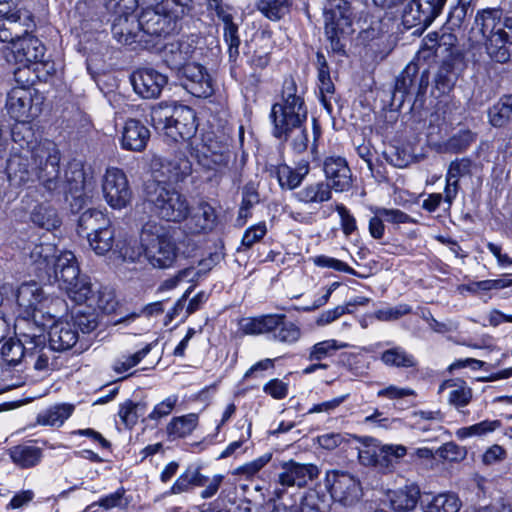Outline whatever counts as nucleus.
Listing matches in <instances>:
<instances>
[{
  "instance_id": "1",
  "label": "nucleus",
  "mask_w": 512,
  "mask_h": 512,
  "mask_svg": "<svg viewBox=\"0 0 512 512\" xmlns=\"http://www.w3.org/2000/svg\"><path fill=\"white\" fill-rule=\"evenodd\" d=\"M12 153L7 161L9 181L27 185L40 181L49 191L57 188L61 153L55 142L37 141L31 121H18L11 128Z\"/></svg>"
},
{
  "instance_id": "2",
  "label": "nucleus",
  "mask_w": 512,
  "mask_h": 512,
  "mask_svg": "<svg viewBox=\"0 0 512 512\" xmlns=\"http://www.w3.org/2000/svg\"><path fill=\"white\" fill-rule=\"evenodd\" d=\"M56 278L59 280V288L77 304L87 303L89 307H95L104 313L115 311L118 301L115 292L108 287H101L96 292L90 279L86 275H80L76 257L73 253L63 254L56 264Z\"/></svg>"
},
{
  "instance_id": "3",
  "label": "nucleus",
  "mask_w": 512,
  "mask_h": 512,
  "mask_svg": "<svg viewBox=\"0 0 512 512\" xmlns=\"http://www.w3.org/2000/svg\"><path fill=\"white\" fill-rule=\"evenodd\" d=\"M304 94V89L298 87L293 77L284 79L281 99L272 105L269 115L274 137H283L306 123L308 111Z\"/></svg>"
},
{
  "instance_id": "4",
  "label": "nucleus",
  "mask_w": 512,
  "mask_h": 512,
  "mask_svg": "<svg viewBox=\"0 0 512 512\" xmlns=\"http://www.w3.org/2000/svg\"><path fill=\"white\" fill-rule=\"evenodd\" d=\"M151 122L156 130L174 142L191 141L197 131L196 113L185 105L160 103L151 110Z\"/></svg>"
},
{
  "instance_id": "5",
  "label": "nucleus",
  "mask_w": 512,
  "mask_h": 512,
  "mask_svg": "<svg viewBox=\"0 0 512 512\" xmlns=\"http://www.w3.org/2000/svg\"><path fill=\"white\" fill-rule=\"evenodd\" d=\"M239 329L246 335H265L268 340L283 345L295 344L302 335L300 327L283 314L244 317L239 321Z\"/></svg>"
},
{
  "instance_id": "6",
  "label": "nucleus",
  "mask_w": 512,
  "mask_h": 512,
  "mask_svg": "<svg viewBox=\"0 0 512 512\" xmlns=\"http://www.w3.org/2000/svg\"><path fill=\"white\" fill-rule=\"evenodd\" d=\"M140 241L147 262L156 269H169L178 257V247L173 237L157 223H146Z\"/></svg>"
},
{
  "instance_id": "7",
  "label": "nucleus",
  "mask_w": 512,
  "mask_h": 512,
  "mask_svg": "<svg viewBox=\"0 0 512 512\" xmlns=\"http://www.w3.org/2000/svg\"><path fill=\"white\" fill-rule=\"evenodd\" d=\"M352 0H326L323 8L325 36L333 52L345 53V40L354 32Z\"/></svg>"
},
{
  "instance_id": "8",
  "label": "nucleus",
  "mask_w": 512,
  "mask_h": 512,
  "mask_svg": "<svg viewBox=\"0 0 512 512\" xmlns=\"http://www.w3.org/2000/svg\"><path fill=\"white\" fill-rule=\"evenodd\" d=\"M146 201L159 218L170 222L187 219L190 205L185 195L161 182H150L145 188Z\"/></svg>"
},
{
  "instance_id": "9",
  "label": "nucleus",
  "mask_w": 512,
  "mask_h": 512,
  "mask_svg": "<svg viewBox=\"0 0 512 512\" xmlns=\"http://www.w3.org/2000/svg\"><path fill=\"white\" fill-rule=\"evenodd\" d=\"M24 27L23 34L14 42L11 48L15 61L24 66V68H18L15 71L14 75L16 81L24 82L22 80V74H25L29 70L28 64L30 63L36 65L35 71L39 72L40 69H43L47 75L54 74V63L52 61L43 60L46 50L44 44L38 38L28 33L31 28L27 26Z\"/></svg>"
},
{
  "instance_id": "10",
  "label": "nucleus",
  "mask_w": 512,
  "mask_h": 512,
  "mask_svg": "<svg viewBox=\"0 0 512 512\" xmlns=\"http://www.w3.org/2000/svg\"><path fill=\"white\" fill-rule=\"evenodd\" d=\"M190 153L199 165L208 170H217L227 166L230 159L228 144L213 131H207L200 138L189 142Z\"/></svg>"
},
{
  "instance_id": "11",
  "label": "nucleus",
  "mask_w": 512,
  "mask_h": 512,
  "mask_svg": "<svg viewBox=\"0 0 512 512\" xmlns=\"http://www.w3.org/2000/svg\"><path fill=\"white\" fill-rule=\"evenodd\" d=\"M319 473V468L312 463H300L295 460L282 462L277 473V487L273 491L272 500H281L289 487H305L308 482L316 479Z\"/></svg>"
},
{
  "instance_id": "12",
  "label": "nucleus",
  "mask_w": 512,
  "mask_h": 512,
  "mask_svg": "<svg viewBox=\"0 0 512 512\" xmlns=\"http://www.w3.org/2000/svg\"><path fill=\"white\" fill-rule=\"evenodd\" d=\"M42 99L34 89L20 86L12 88L6 98L5 108L8 115L18 121H32L42 111Z\"/></svg>"
},
{
  "instance_id": "13",
  "label": "nucleus",
  "mask_w": 512,
  "mask_h": 512,
  "mask_svg": "<svg viewBox=\"0 0 512 512\" xmlns=\"http://www.w3.org/2000/svg\"><path fill=\"white\" fill-rule=\"evenodd\" d=\"M144 39L167 36L177 29L178 12H171L164 5L148 7L139 16Z\"/></svg>"
},
{
  "instance_id": "14",
  "label": "nucleus",
  "mask_w": 512,
  "mask_h": 512,
  "mask_svg": "<svg viewBox=\"0 0 512 512\" xmlns=\"http://www.w3.org/2000/svg\"><path fill=\"white\" fill-rule=\"evenodd\" d=\"M102 194L106 203L115 210L126 208L132 200V190L123 170L107 168L102 178Z\"/></svg>"
},
{
  "instance_id": "15",
  "label": "nucleus",
  "mask_w": 512,
  "mask_h": 512,
  "mask_svg": "<svg viewBox=\"0 0 512 512\" xmlns=\"http://www.w3.org/2000/svg\"><path fill=\"white\" fill-rule=\"evenodd\" d=\"M326 486L331 497L345 506L352 505L358 501L361 495L359 481L352 474L345 471H328L326 474Z\"/></svg>"
},
{
  "instance_id": "16",
  "label": "nucleus",
  "mask_w": 512,
  "mask_h": 512,
  "mask_svg": "<svg viewBox=\"0 0 512 512\" xmlns=\"http://www.w3.org/2000/svg\"><path fill=\"white\" fill-rule=\"evenodd\" d=\"M407 449L402 445H378L373 443L359 451V459L362 464L373 466L382 471L393 468L398 459L404 457Z\"/></svg>"
},
{
  "instance_id": "17",
  "label": "nucleus",
  "mask_w": 512,
  "mask_h": 512,
  "mask_svg": "<svg viewBox=\"0 0 512 512\" xmlns=\"http://www.w3.org/2000/svg\"><path fill=\"white\" fill-rule=\"evenodd\" d=\"M111 31L117 42L124 45L138 44L147 48L154 44L152 39H144L140 18L137 15L116 16Z\"/></svg>"
},
{
  "instance_id": "18",
  "label": "nucleus",
  "mask_w": 512,
  "mask_h": 512,
  "mask_svg": "<svg viewBox=\"0 0 512 512\" xmlns=\"http://www.w3.org/2000/svg\"><path fill=\"white\" fill-rule=\"evenodd\" d=\"M73 177H67L70 184L69 201L70 209L73 213L80 212L88 203L91 202L96 188V181L92 176H87L82 168L72 172Z\"/></svg>"
},
{
  "instance_id": "19",
  "label": "nucleus",
  "mask_w": 512,
  "mask_h": 512,
  "mask_svg": "<svg viewBox=\"0 0 512 512\" xmlns=\"http://www.w3.org/2000/svg\"><path fill=\"white\" fill-rule=\"evenodd\" d=\"M178 74L183 87L193 96L206 98L212 95V80L204 66L190 63L184 66Z\"/></svg>"
},
{
  "instance_id": "20",
  "label": "nucleus",
  "mask_w": 512,
  "mask_h": 512,
  "mask_svg": "<svg viewBox=\"0 0 512 512\" xmlns=\"http://www.w3.org/2000/svg\"><path fill=\"white\" fill-rule=\"evenodd\" d=\"M130 79L135 93L144 99L159 97L168 81L166 75L152 68L138 69L132 73Z\"/></svg>"
},
{
  "instance_id": "21",
  "label": "nucleus",
  "mask_w": 512,
  "mask_h": 512,
  "mask_svg": "<svg viewBox=\"0 0 512 512\" xmlns=\"http://www.w3.org/2000/svg\"><path fill=\"white\" fill-rule=\"evenodd\" d=\"M196 50V41L193 36H183L177 40L167 42L162 48V58L166 65L178 72L193 57Z\"/></svg>"
},
{
  "instance_id": "22",
  "label": "nucleus",
  "mask_w": 512,
  "mask_h": 512,
  "mask_svg": "<svg viewBox=\"0 0 512 512\" xmlns=\"http://www.w3.org/2000/svg\"><path fill=\"white\" fill-rule=\"evenodd\" d=\"M502 11L495 8H487L478 11L474 25L471 29V39L475 42L486 41L492 36L501 35Z\"/></svg>"
},
{
  "instance_id": "23",
  "label": "nucleus",
  "mask_w": 512,
  "mask_h": 512,
  "mask_svg": "<svg viewBox=\"0 0 512 512\" xmlns=\"http://www.w3.org/2000/svg\"><path fill=\"white\" fill-rule=\"evenodd\" d=\"M58 250L54 244L51 243H39L34 244L30 249L29 258L36 266V270L43 271L47 274L48 279L53 278L54 282L59 284V280L56 278V266L58 259L65 253H72L71 251H62L57 254Z\"/></svg>"
},
{
  "instance_id": "24",
  "label": "nucleus",
  "mask_w": 512,
  "mask_h": 512,
  "mask_svg": "<svg viewBox=\"0 0 512 512\" xmlns=\"http://www.w3.org/2000/svg\"><path fill=\"white\" fill-rule=\"evenodd\" d=\"M16 302L23 313L29 317L37 310H42L49 298L45 296L43 289L38 283L31 281L21 284L15 292Z\"/></svg>"
},
{
  "instance_id": "25",
  "label": "nucleus",
  "mask_w": 512,
  "mask_h": 512,
  "mask_svg": "<svg viewBox=\"0 0 512 512\" xmlns=\"http://www.w3.org/2000/svg\"><path fill=\"white\" fill-rule=\"evenodd\" d=\"M152 167L169 182L183 181L192 172V164L183 155H175L172 158L154 157Z\"/></svg>"
},
{
  "instance_id": "26",
  "label": "nucleus",
  "mask_w": 512,
  "mask_h": 512,
  "mask_svg": "<svg viewBox=\"0 0 512 512\" xmlns=\"http://www.w3.org/2000/svg\"><path fill=\"white\" fill-rule=\"evenodd\" d=\"M218 224V216L215 208L208 202L198 203L185 223V228L190 234H207L213 231Z\"/></svg>"
},
{
  "instance_id": "27",
  "label": "nucleus",
  "mask_w": 512,
  "mask_h": 512,
  "mask_svg": "<svg viewBox=\"0 0 512 512\" xmlns=\"http://www.w3.org/2000/svg\"><path fill=\"white\" fill-rule=\"evenodd\" d=\"M150 139L149 129L137 119H128L121 131L120 145L127 151H143Z\"/></svg>"
},
{
  "instance_id": "28",
  "label": "nucleus",
  "mask_w": 512,
  "mask_h": 512,
  "mask_svg": "<svg viewBox=\"0 0 512 512\" xmlns=\"http://www.w3.org/2000/svg\"><path fill=\"white\" fill-rule=\"evenodd\" d=\"M79 340L78 329L70 319L55 321L49 330V345L56 351L72 349Z\"/></svg>"
},
{
  "instance_id": "29",
  "label": "nucleus",
  "mask_w": 512,
  "mask_h": 512,
  "mask_svg": "<svg viewBox=\"0 0 512 512\" xmlns=\"http://www.w3.org/2000/svg\"><path fill=\"white\" fill-rule=\"evenodd\" d=\"M326 178L331 181V189L347 191L351 187V171L342 157H328L324 162Z\"/></svg>"
},
{
  "instance_id": "30",
  "label": "nucleus",
  "mask_w": 512,
  "mask_h": 512,
  "mask_svg": "<svg viewBox=\"0 0 512 512\" xmlns=\"http://www.w3.org/2000/svg\"><path fill=\"white\" fill-rule=\"evenodd\" d=\"M26 343L30 345V347L27 348V361L33 364L35 370H48L50 358L55 350L52 349L51 345L46 346L45 336L42 334H33Z\"/></svg>"
},
{
  "instance_id": "31",
  "label": "nucleus",
  "mask_w": 512,
  "mask_h": 512,
  "mask_svg": "<svg viewBox=\"0 0 512 512\" xmlns=\"http://www.w3.org/2000/svg\"><path fill=\"white\" fill-rule=\"evenodd\" d=\"M387 496L394 511L408 512L416 507L420 497V489L415 484H409L403 488L389 491Z\"/></svg>"
},
{
  "instance_id": "32",
  "label": "nucleus",
  "mask_w": 512,
  "mask_h": 512,
  "mask_svg": "<svg viewBox=\"0 0 512 512\" xmlns=\"http://www.w3.org/2000/svg\"><path fill=\"white\" fill-rule=\"evenodd\" d=\"M309 172V164L302 161L296 169L287 164H280L273 170L281 188L293 190L297 188Z\"/></svg>"
},
{
  "instance_id": "33",
  "label": "nucleus",
  "mask_w": 512,
  "mask_h": 512,
  "mask_svg": "<svg viewBox=\"0 0 512 512\" xmlns=\"http://www.w3.org/2000/svg\"><path fill=\"white\" fill-rule=\"evenodd\" d=\"M434 19L435 17L423 7L419 0H411L402 14L404 26L408 29L418 27L417 31L427 28Z\"/></svg>"
},
{
  "instance_id": "34",
  "label": "nucleus",
  "mask_w": 512,
  "mask_h": 512,
  "mask_svg": "<svg viewBox=\"0 0 512 512\" xmlns=\"http://www.w3.org/2000/svg\"><path fill=\"white\" fill-rule=\"evenodd\" d=\"M294 198L305 205H320L332 197L331 187L323 181L307 184L293 194Z\"/></svg>"
},
{
  "instance_id": "35",
  "label": "nucleus",
  "mask_w": 512,
  "mask_h": 512,
  "mask_svg": "<svg viewBox=\"0 0 512 512\" xmlns=\"http://www.w3.org/2000/svg\"><path fill=\"white\" fill-rule=\"evenodd\" d=\"M379 359L383 365L390 368L411 369L418 365L416 357L398 345L385 349L381 352Z\"/></svg>"
},
{
  "instance_id": "36",
  "label": "nucleus",
  "mask_w": 512,
  "mask_h": 512,
  "mask_svg": "<svg viewBox=\"0 0 512 512\" xmlns=\"http://www.w3.org/2000/svg\"><path fill=\"white\" fill-rule=\"evenodd\" d=\"M13 463L20 468H30L37 465L42 458V450L32 443H23L9 450Z\"/></svg>"
},
{
  "instance_id": "37",
  "label": "nucleus",
  "mask_w": 512,
  "mask_h": 512,
  "mask_svg": "<svg viewBox=\"0 0 512 512\" xmlns=\"http://www.w3.org/2000/svg\"><path fill=\"white\" fill-rule=\"evenodd\" d=\"M488 122L495 128L508 126L512 122V94L502 96L487 111Z\"/></svg>"
},
{
  "instance_id": "38",
  "label": "nucleus",
  "mask_w": 512,
  "mask_h": 512,
  "mask_svg": "<svg viewBox=\"0 0 512 512\" xmlns=\"http://www.w3.org/2000/svg\"><path fill=\"white\" fill-rule=\"evenodd\" d=\"M199 422L196 413L173 417L166 427V433L170 440L185 438L192 434Z\"/></svg>"
},
{
  "instance_id": "39",
  "label": "nucleus",
  "mask_w": 512,
  "mask_h": 512,
  "mask_svg": "<svg viewBox=\"0 0 512 512\" xmlns=\"http://www.w3.org/2000/svg\"><path fill=\"white\" fill-rule=\"evenodd\" d=\"M110 224H112L110 219L102 211L87 209L78 219L77 233L80 236L84 234L87 236V233H95Z\"/></svg>"
},
{
  "instance_id": "40",
  "label": "nucleus",
  "mask_w": 512,
  "mask_h": 512,
  "mask_svg": "<svg viewBox=\"0 0 512 512\" xmlns=\"http://www.w3.org/2000/svg\"><path fill=\"white\" fill-rule=\"evenodd\" d=\"M486 52L497 63H507L512 57V35L510 38L503 35L492 36L485 41Z\"/></svg>"
},
{
  "instance_id": "41",
  "label": "nucleus",
  "mask_w": 512,
  "mask_h": 512,
  "mask_svg": "<svg viewBox=\"0 0 512 512\" xmlns=\"http://www.w3.org/2000/svg\"><path fill=\"white\" fill-rule=\"evenodd\" d=\"M89 247L100 256L106 255L116 245L115 228L112 224L95 233H87Z\"/></svg>"
},
{
  "instance_id": "42",
  "label": "nucleus",
  "mask_w": 512,
  "mask_h": 512,
  "mask_svg": "<svg viewBox=\"0 0 512 512\" xmlns=\"http://www.w3.org/2000/svg\"><path fill=\"white\" fill-rule=\"evenodd\" d=\"M32 335L23 334L22 340L9 339L6 341L1 348V356L5 363L8 365L15 366L25 358L27 360V348L30 347L26 341H29V337Z\"/></svg>"
},
{
  "instance_id": "43",
  "label": "nucleus",
  "mask_w": 512,
  "mask_h": 512,
  "mask_svg": "<svg viewBox=\"0 0 512 512\" xmlns=\"http://www.w3.org/2000/svg\"><path fill=\"white\" fill-rule=\"evenodd\" d=\"M292 3V0H256L255 7L265 18L279 21L290 12Z\"/></svg>"
},
{
  "instance_id": "44",
  "label": "nucleus",
  "mask_w": 512,
  "mask_h": 512,
  "mask_svg": "<svg viewBox=\"0 0 512 512\" xmlns=\"http://www.w3.org/2000/svg\"><path fill=\"white\" fill-rule=\"evenodd\" d=\"M74 406L71 404H57L41 411L37 415V422L40 425L61 426L73 413Z\"/></svg>"
},
{
  "instance_id": "45",
  "label": "nucleus",
  "mask_w": 512,
  "mask_h": 512,
  "mask_svg": "<svg viewBox=\"0 0 512 512\" xmlns=\"http://www.w3.org/2000/svg\"><path fill=\"white\" fill-rule=\"evenodd\" d=\"M350 347L348 343L340 342L336 339H327L315 343L308 350L307 359L310 362H320L328 357H332L338 350Z\"/></svg>"
},
{
  "instance_id": "46",
  "label": "nucleus",
  "mask_w": 512,
  "mask_h": 512,
  "mask_svg": "<svg viewBox=\"0 0 512 512\" xmlns=\"http://www.w3.org/2000/svg\"><path fill=\"white\" fill-rule=\"evenodd\" d=\"M201 484L203 483L201 482L200 470L188 468L177 477L173 485L164 493V495L171 496L188 493L191 492L196 485Z\"/></svg>"
},
{
  "instance_id": "47",
  "label": "nucleus",
  "mask_w": 512,
  "mask_h": 512,
  "mask_svg": "<svg viewBox=\"0 0 512 512\" xmlns=\"http://www.w3.org/2000/svg\"><path fill=\"white\" fill-rule=\"evenodd\" d=\"M0 17L12 21H23V25L33 28L34 22L31 13L18 7L17 0H0Z\"/></svg>"
},
{
  "instance_id": "48",
  "label": "nucleus",
  "mask_w": 512,
  "mask_h": 512,
  "mask_svg": "<svg viewBox=\"0 0 512 512\" xmlns=\"http://www.w3.org/2000/svg\"><path fill=\"white\" fill-rule=\"evenodd\" d=\"M461 501L454 493H440L426 504L425 512H458Z\"/></svg>"
},
{
  "instance_id": "49",
  "label": "nucleus",
  "mask_w": 512,
  "mask_h": 512,
  "mask_svg": "<svg viewBox=\"0 0 512 512\" xmlns=\"http://www.w3.org/2000/svg\"><path fill=\"white\" fill-rule=\"evenodd\" d=\"M31 220L34 224L47 231L56 229L61 224L56 210L46 205L36 206L31 214Z\"/></svg>"
},
{
  "instance_id": "50",
  "label": "nucleus",
  "mask_w": 512,
  "mask_h": 512,
  "mask_svg": "<svg viewBox=\"0 0 512 512\" xmlns=\"http://www.w3.org/2000/svg\"><path fill=\"white\" fill-rule=\"evenodd\" d=\"M446 385L452 388L448 395V401L451 405L459 409L470 403L472 399V389L464 381L450 380Z\"/></svg>"
},
{
  "instance_id": "51",
  "label": "nucleus",
  "mask_w": 512,
  "mask_h": 512,
  "mask_svg": "<svg viewBox=\"0 0 512 512\" xmlns=\"http://www.w3.org/2000/svg\"><path fill=\"white\" fill-rule=\"evenodd\" d=\"M500 425L499 420H484L471 426L459 428L455 434L460 440L470 437H482L494 432Z\"/></svg>"
},
{
  "instance_id": "52",
  "label": "nucleus",
  "mask_w": 512,
  "mask_h": 512,
  "mask_svg": "<svg viewBox=\"0 0 512 512\" xmlns=\"http://www.w3.org/2000/svg\"><path fill=\"white\" fill-rule=\"evenodd\" d=\"M113 252L117 254L122 261L134 263L143 255V247L141 244L138 246L134 240H123L116 243Z\"/></svg>"
},
{
  "instance_id": "53",
  "label": "nucleus",
  "mask_w": 512,
  "mask_h": 512,
  "mask_svg": "<svg viewBox=\"0 0 512 512\" xmlns=\"http://www.w3.org/2000/svg\"><path fill=\"white\" fill-rule=\"evenodd\" d=\"M152 345L146 344L142 349L138 350L134 354L122 355L118 358L114 364L113 369L117 373H124L135 367L142 359H144L151 351Z\"/></svg>"
},
{
  "instance_id": "54",
  "label": "nucleus",
  "mask_w": 512,
  "mask_h": 512,
  "mask_svg": "<svg viewBox=\"0 0 512 512\" xmlns=\"http://www.w3.org/2000/svg\"><path fill=\"white\" fill-rule=\"evenodd\" d=\"M476 140V134L471 130H460L450 137L446 144V150L452 153H459L466 150Z\"/></svg>"
},
{
  "instance_id": "55",
  "label": "nucleus",
  "mask_w": 512,
  "mask_h": 512,
  "mask_svg": "<svg viewBox=\"0 0 512 512\" xmlns=\"http://www.w3.org/2000/svg\"><path fill=\"white\" fill-rule=\"evenodd\" d=\"M223 38L228 47L229 61L236 62L239 57V46L241 43L238 25L233 22L224 26Z\"/></svg>"
},
{
  "instance_id": "56",
  "label": "nucleus",
  "mask_w": 512,
  "mask_h": 512,
  "mask_svg": "<svg viewBox=\"0 0 512 512\" xmlns=\"http://www.w3.org/2000/svg\"><path fill=\"white\" fill-rule=\"evenodd\" d=\"M99 504L104 510H111L113 508L125 510L130 504V499L126 495V490L120 487L113 493L101 497Z\"/></svg>"
},
{
  "instance_id": "57",
  "label": "nucleus",
  "mask_w": 512,
  "mask_h": 512,
  "mask_svg": "<svg viewBox=\"0 0 512 512\" xmlns=\"http://www.w3.org/2000/svg\"><path fill=\"white\" fill-rule=\"evenodd\" d=\"M23 21H12L11 19H0V41L11 43L21 37L23 34Z\"/></svg>"
},
{
  "instance_id": "58",
  "label": "nucleus",
  "mask_w": 512,
  "mask_h": 512,
  "mask_svg": "<svg viewBox=\"0 0 512 512\" xmlns=\"http://www.w3.org/2000/svg\"><path fill=\"white\" fill-rule=\"evenodd\" d=\"M271 458L272 455L270 453L263 454L262 456L234 469L233 475H241L244 476L245 479H251L270 462Z\"/></svg>"
},
{
  "instance_id": "59",
  "label": "nucleus",
  "mask_w": 512,
  "mask_h": 512,
  "mask_svg": "<svg viewBox=\"0 0 512 512\" xmlns=\"http://www.w3.org/2000/svg\"><path fill=\"white\" fill-rule=\"evenodd\" d=\"M305 124H301L299 128H295L287 135L283 137H276L280 140L290 139V145L295 153L301 154L308 148V133L304 127Z\"/></svg>"
},
{
  "instance_id": "60",
  "label": "nucleus",
  "mask_w": 512,
  "mask_h": 512,
  "mask_svg": "<svg viewBox=\"0 0 512 512\" xmlns=\"http://www.w3.org/2000/svg\"><path fill=\"white\" fill-rule=\"evenodd\" d=\"M140 410L142 407L139 403L127 400L120 406L118 415L126 427L132 428L138 421Z\"/></svg>"
},
{
  "instance_id": "61",
  "label": "nucleus",
  "mask_w": 512,
  "mask_h": 512,
  "mask_svg": "<svg viewBox=\"0 0 512 512\" xmlns=\"http://www.w3.org/2000/svg\"><path fill=\"white\" fill-rule=\"evenodd\" d=\"M201 482L203 484L196 485V487H204L200 492L202 499H210L215 496L224 480V475L215 474L212 477H208L200 472Z\"/></svg>"
},
{
  "instance_id": "62",
  "label": "nucleus",
  "mask_w": 512,
  "mask_h": 512,
  "mask_svg": "<svg viewBox=\"0 0 512 512\" xmlns=\"http://www.w3.org/2000/svg\"><path fill=\"white\" fill-rule=\"evenodd\" d=\"M456 81L455 73L450 64H443L435 77V86L442 93L449 91Z\"/></svg>"
},
{
  "instance_id": "63",
  "label": "nucleus",
  "mask_w": 512,
  "mask_h": 512,
  "mask_svg": "<svg viewBox=\"0 0 512 512\" xmlns=\"http://www.w3.org/2000/svg\"><path fill=\"white\" fill-rule=\"evenodd\" d=\"M70 321L75 324V328L78 329V332L80 331L83 334L94 331L98 326L97 318L94 313L78 311L70 318Z\"/></svg>"
},
{
  "instance_id": "64",
  "label": "nucleus",
  "mask_w": 512,
  "mask_h": 512,
  "mask_svg": "<svg viewBox=\"0 0 512 512\" xmlns=\"http://www.w3.org/2000/svg\"><path fill=\"white\" fill-rule=\"evenodd\" d=\"M472 161L468 158H461L452 161L449 165L446 178L455 180L459 183V179L471 173Z\"/></svg>"
}]
</instances>
